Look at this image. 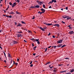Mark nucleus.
I'll return each instance as SVG.
<instances>
[{"label": "nucleus", "instance_id": "nucleus-33", "mask_svg": "<svg viewBox=\"0 0 74 74\" xmlns=\"http://www.w3.org/2000/svg\"><path fill=\"white\" fill-rule=\"evenodd\" d=\"M17 33H22V32H17Z\"/></svg>", "mask_w": 74, "mask_h": 74}, {"label": "nucleus", "instance_id": "nucleus-40", "mask_svg": "<svg viewBox=\"0 0 74 74\" xmlns=\"http://www.w3.org/2000/svg\"><path fill=\"white\" fill-rule=\"evenodd\" d=\"M66 10H68V7H66V8H65Z\"/></svg>", "mask_w": 74, "mask_h": 74}, {"label": "nucleus", "instance_id": "nucleus-8", "mask_svg": "<svg viewBox=\"0 0 74 74\" xmlns=\"http://www.w3.org/2000/svg\"><path fill=\"white\" fill-rule=\"evenodd\" d=\"M73 33H74V32H73V31H70L69 32V34H73Z\"/></svg>", "mask_w": 74, "mask_h": 74}, {"label": "nucleus", "instance_id": "nucleus-52", "mask_svg": "<svg viewBox=\"0 0 74 74\" xmlns=\"http://www.w3.org/2000/svg\"><path fill=\"white\" fill-rule=\"evenodd\" d=\"M51 6H50L49 7V8H51Z\"/></svg>", "mask_w": 74, "mask_h": 74}, {"label": "nucleus", "instance_id": "nucleus-53", "mask_svg": "<svg viewBox=\"0 0 74 74\" xmlns=\"http://www.w3.org/2000/svg\"><path fill=\"white\" fill-rule=\"evenodd\" d=\"M15 64H16V66H17V65H18V63H15Z\"/></svg>", "mask_w": 74, "mask_h": 74}, {"label": "nucleus", "instance_id": "nucleus-64", "mask_svg": "<svg viewBox=\"0 0 74 74\" xmlns=\"http://www.w3.org/2000/svg\"><path fill=\"white\" fill-rule=\"evenodd\" d=\"M49 3H52V1H51H51H50L49 2Z\"/></svg>", "mask_w": 74, "mask_h": 74}, {"label": "nucleus", "instance_id": "nucleus-39", "mask_svg": "<svg viewBox=\"0 0 74 74\" xmlns=\"http://www.w3.org/2000/svg\"><path fill=\"white\" fill-rule=\"evenodd\" d=\"M71 18V17L68 18H67V20H68V19H70Z\"/></svg>", "mask_w": 74, "mask_h": 74}, {"label": "nucleus", "instance_id": "nucleus-25", "mask_svg": "<svg viewBox=\"0 0 74 74\" xmlns=\"http://www.w3.org/2000/svg\"><path fill=\"white\" fill-rule=\"evenodd\" d=\"M66 71H60V73H64V72H66Z\"/></svg>", "mask_w": 74, "mask_h": 74}, {"label": "nucleus", "instance_id": "nucleus-3", "mask_svg": "<svg viewBox=\"0 0 74 74\" xmlns=\"http://www.w3.org/2000/svg\"><path fill=\"white\" fill-rule=\"evenodd\" d=\"M16 2L14 3L12 5V8H13V7H15V6H16Z\"/></svg>", "mask_w": 74, "mask_h": 74}, {"label": "nucleus", "instance_id": "nucleus-57", "mask_svg": "<svg viewBox=\"0 0 74 74\" xmlns=\"http://www.w3.org/2000/svg\"><path fill=\"white\" fill-rule=\"evenodd\" d=\"M32 62H33V61H31L30 63V64H32Z\"/></svg>", "mask_w": 74, "mask_h": 74}, {"label": "nucleus", "instance_id": "nucleus-21", "mask_svg": "<svg viewBox=\"0 0 74 74\" xmlns=\"http://www.w3.org/2000/svg\"><path fill=\"white\" fill-rule=\"evenodd\" d=\"M21 26V24L19 23L18 25H17V26Z\"/></svg>", "mask_w": 74, "mask_h": 74}, {"label": "nucleus", "instance_id": "nucleus-26", "mask_svg": "<svg viewBox=\"0 0 74 74\" xmlns=\"http://www.w3.org/2000/svg\"><path fill=\"white\" fill-rule=\"evenodd\" d=\"M30 8H34V6H31L30 7Z\"/></svg>", "mask_w": 74, "mask_h": 74}, {"label": "nucleus", "instance_id": "nucleus-9", "mask_svg": "<svg viewBox=\"0 0 74 74\" xmlns=\"http://www.w3.org/2000/svg\"><path fill=\"white\" fill-rule=\"evenodd\" d=\"M30 39L31 40H32V41H33V42H35V41H36V40H35V39H34V38H32V39Z\"/></svg>", "mask_w": 74, "mask_h": 74}, {"label": "nucleus", "instance_id": "nucleus-44", "mask_svg": "<svg viewBox=\"0 0 74 74\" xmlns=\"http://www.w3.org/2000/svg\"><path fill=\"white\" fill-rule=\"evenodd\" d=\"M33 55L34 56H35V55H36V54L35 53H34L33 54Z\"/></svg>", "mask_w": 74, "mask_h": 74}, {"label": "nucleus", "instance_id": "nucleus-30", "mask_svg": "<svg viewBox=\"0 0 74 74\" xmlns=\"http://www.w3.org/2000/svg\"><path fill=\"white\" fill-rule=\"evenodd\" d=\"M73 71H74V69H73V70L71 71L70 72H73Z\"/></svg>", "mask_w": 74, "mask_h": 74}, {"label": "nucleus", "instance_id": "nucleus-38", "mask_svg": "<svg viewBox=\"0 0 74 74\" xmlns=\"http://www.w3.org/2000/svg\"><path fill=\"white\" fill-rule=\"evenodd\" d=\"M33 64H31L30 65V67H33Z\"/></svg>", "mask_w": 74, "mask_h": 74}, {"label": "nucleus", "instance_id": "nucleus-14", "mask_svg": "<svg viewBox=\"0 0 74 74\" xmlns=\"http://www.w3.org/2000/svg\"><path fill=\"white\" fill-rule=\"evenodd\" d=\"M53 2L56 3V0H52L51 3H53Z\"/></svg>", "mask_w": 74, "mask_h": 74}, {"label": "nucleus", "instance_id": "nucleus-23", "mask_svg": "<svg viewBox=\"0 0 74 74\" xmlns=\"http://www.w3.org/2000/svg\"><path fill=\"white\" fill-rule=\"evenodd\" d=\"M36 48H37V46H36L33 48L34 51H35V50L36 49Z\"/></svg>", "mask_w": 74, "mask_h": 74}, {"label": "nucleus", "instance_id": "nucleus-15", "mask_svg": "<svg viewBox=\"0 0 74 74\" xmlns=\"http://www.w3.org/2000/svg\"><path fill=\"white\" fill-rule=\"evenodd\" d=\"M35 41L38 42L39 41V39H35Z\"/></svg>", "mask_w": 74, "mask_h": 74}, {"label": "nucleus", "instance_id": "nucleus-37", "mask_svg": "<svg viewBox=\"0 0 74 74\" xmlns=\"http://www.w3.org/2000/svg\"><path fill=\"white\" fill-rule=\"evenodd\" d=\"M44 29L45 30L46 29H47V27H45L44 28Z\"/></svg>", "mask_w": 74, "mask_h": 74}, {"label": "nucleus", "instance_id": "nucleus-4", "mask_svg": "<svg viewBox=\"0 0 74 74\" xmlns=\"http://www.w3.org/2000/svg\"><path fill=\"white\" fill-rule=\"evenodd\" d=\"M63 18L65 19V18H69V16H67L66 15L63 16H62Z\"/></svg>", "mask_w": 74, "mask_h": 74}, {"label": "nucleus", "instance_id": "nucleus-56", "mask_svg": "<svg viewBox=\"0 0 74 74\" xmlns=\"http://www.w3.org/2000/svg\"><path fill=\"white\" fill-rule=\"evenodd\" d=\"M62 23H64V24H65V22L62 21Z\"/></svg>", "mask_w": 74, "mask_h": 74}, {"label": "nucleus", "instance_id": "nucleus-58", "mask_svg": "<svg viewBox=\"0 0 74 74\" xmlns=\"http://www.w3.org/2000/svg\"><path fill=\"white\" fill-rule=\"evenodd\" d=\"M34 19V16L32 18V19Z\"/></svg>", "mask_w": 74, "mask_h": 74}, {"label": "nucleus", "instance_id": "nucleus-1", "mask_svg": "<svg viewBox=\"0 0 74 74\" xmlns=\"http://www.w3.org/2000/svg\"><path fill=\"white\" fill-rule=\"evenodd\" d=\"M36 2L38 4H40V5H41V4H43V3H44V2L43 1H39V0H38L36 1Z\"/></svg>", "mask_w": 74, "mask_h": 74}, {"label": "nucleus", "instance_id": "nucleus-36", "mask_svg": "<svg viewBox=\"0 0 74 74\" xmlns=\"http://www.w3.org/2000/svg\"><path fill=\"white\" fill-rule=\"evenodd\" d=\"M9 18H12V16H9Z\"/></svg>", "mask_w": 74, "mask_h": 74}, {"label": "nucleus", "instance_id": "nucleus-45", "mask_svg": "<svg viewBox=\"0 0 74 74\" xmlns=\"http://www.w3.org/2000/svg\"><path fill=\"white\" fill-rule=\"evenodd\" d=\"M53 66H52L51 67H50V69H52V68H53Z\"/></svg>", "mask_w": 74, "mask_h": 74}, {"label": "nucleus", "instance_id": "nucleus-28", "mask_svg": "<svg viewBox=\"0 0 74 74\" xmlns=\"http://www.w3.org/2000/svg\"><path fill=\"white\" fill-rule=\"evenodd\" d=\"M43 7L44 8H45V5L44 4L43 5Z\"/></svg>", "mask_w": 74, "mask_h": 74}, {"label": "nucleus", "instance_id": "nucleus-20", "mask_svg": "<svg viewBox=\"0 0 74 74\" xmlns=\"http://www.w3.org/2000/svg\"><path fill=\"white\" fill-rule=\"evenodd\" d=\"M64 47H66V45H63L62 46L61 48H64Z\"/></svg>", "mask_w": 74, "mask_h": 74}, {"label": "nucleus", "instance_id": "nucleus-50", "mask_svg": "<svg viewBox=\"0 0 74 74\" xmlns=\"http://www.w3.org/2000/svg\"><path fill=\"white\" fill-rule=\"evenodd\" d=\"M52 37L53 38H55V36L54 35H53Z\"/></svg>", "mask_w": 74, "mask_h": 74}, {"label": "nucleus", "instance_id": "nucleus-7", "mask_svg": "<svg viewBox=\"0 0 74 74\" xmlns=\"http://www.w3.org/2000/svg\"><path fill=\"white\" fill-rule=\"evenodd\" d=\"M18 37H22V35L20 34H18L17 36Z\"/></svg>", "mask_w": 74, "mask_h": 74}, {"label": "nucleus", "instance_id": "nucleus-46", "mask_svg": "<svg viewBox=\"0 0 74 74\" xmlns=\"http://www.w3.org/2000/svg\"><path fill=\"white\" fill-rule=\"evenodd\" d=\"M53 72H56V71L55 70H53Z\"/></svg>", "mask_w": 74, "mask_h": 74}, {"label": "nucleus", "instance_id": "nucleus-2", "mask_svg": "<svg viewBox=\"0 0 74 74\" xmlns=\"http://www.w3.org/2000/svg\"><path fill=\"white\" fill-rule=\"evenodd\" d=\"M62 41H63V40H58L57 41V42L58 44H60V43H62Z\"/></svg>", "mask_w": 74, "mask_h": 74}, {"label": "nucleus", "instance_id": "nucleus-61", "mask_svg": "<svg viewBox=\"0 0 74 74\" xmlns=\"http://www.w3.org/2000/svg\"><path fill=\"white\" fill-rule=\"evenodd\" d=\"M61 10H62V11H63V8H62L61 9Z\"/></svg>", "mask_w": 74, "mask_h": 74}, {"label": "nucleus", "instance_id": "nucleus-24", "mask_svg": "<svg viewBox=\"0 0 74 74\" xmlns=\"http://www.w3.org/2000/svg\"><path fill=\"white\" fill-rule=\"evenodd\" d=\"M21 23L23 24H26V23H25V22H24L23 21H21Z\"/></svg>", "mask_w": 74, "mask_h": 74}, {"label": "nucleus", "instance_id": "nucleus-18", "mask_svg": "<svg viewBox=\"0 0 74 74\" xmlns=\"http://www.w3.org/2000/svg\"><path fill=\"white\" fill-rule=\"evenodd\" d=\"M35 7H36V8H39V7H40V6L38 5H36L35 6Z\"/></svg>", "mask_w": 74, "mask_h": 74}, {"label": "nucleus", "instance_id": "nucleus-32", "mask_svg": "<svg viewBox=\"0 0 74 74\" xmlns=\"http://www.w3.org/2000/svg\"><path fill=\"white\" fill-rule=\"evenodd\" d=\"M9 4H10V5H12V3L11 2H10Z\"/></svg>", "mask_w": 74, "mask_h": 74}, {"label": "nucleus", "instance_id": "nucleus-43", "mask_svg": "<svg viewBox=\"0 0 74 74\" xmlns=\"http://www.w3.org/2000/svg\"><path fill=\"white\" fill-rule=\"evenodd\" d=\"M47 49H48V48H46L45 49V52H46V51H47Z\"/></svg>", "mask_w": 74, "mask_h": 74}, {"label": "nucleus", "instance_id": "nucleus-51", "mask_svg": "<svg viewBox=\"0 0 74 74\" xmlns=\"http://www.w3.org/2000/svg\"><path fill=\"white\" fill-rule=\"evenodd\" d=\"M50 34H51V33H49V34L48 35V36H50Z\"/></svg>", "mask_w": 74, "mask_h": 74}, {"label": "nucleus", "instance_id": "nucleus-12", "mask_svg": "<svg viewBox=\"0 0 74 74\" xmlns=\"http://www.w3.org/2000/svg\"><path fill=\"white\" fill-rule=\"evenodd\" d=\"M62 45H61V44H60L58 45L57 46V47H61V46Z\"/></svg>", "mask_w": 74, "mask_h": 74}, {"label": "nucleus", "instance_id": "nucleus-63", "mask_svg": "<svg viewBox=\"0 0 74 74\" xmlns=\"http://www.w3.org/2000/svg\"><path fill=\"white\" fill-rule=\"evenodd\" d=\"M15 25H17V23L16 22H15Z\"/></svg>", "mask_w": 74, "mask_h": 74}, {"label": "nucleus", "instance_id": "nucleus-29", "mask_svg": "<svg viewBox=\"0 0 74 74\" xmlns=\"http://www.w3.org/2000/svg\"><path fill=\"white\" fill-rule=\"evenodd\" d=\"M19 1H20V0H17V2L18 3H19Z\"/></svg>", "mask_w": 74, "mask_h": 74}, {"label": "nucleus", "instance_id": "nucleus-13", "mask_svg": "<svg viewBox=\"0 0 74 74\" xmlns=\"http://www.w3.org/2000/svg\"><path fill=\"white\" fill-rule=\"evenodd\" d=\"M40 28L42 30V31H43V32H44V31H45V30H44V29L43 28H42V27H40Z\"/></svg>", "mask_w": 74, "mask_h": 74}, {"label": "nucleus", "instance_id": "nucleus-42", "mask_svg": "<svg viewBox=\"0 0 74 74\" xmlns=\"http://www.w3.org/2000/svg\"><path fill=\"white\" fill-rule=\"evenodd\" d=\"M69 59V58H65V59Z\"/></svg>", "mask_w": 74, "mask_h": 74}, {"label": "nucleus", "instance_id": "nucleus-47", "mask_svg": "<svg viewBox=\"0 0 74 74\" xmlns=\"http://www.w3.org/2000/svg\"><path fill=\"white\" fill-rule=\"evenodd\" d=\"M42 13H43L42 12H40V15H41V14H42Z\"/></svg>", "mask_w": 74, "mask_h": 74}, {"label": "nucleus", "instance_id": "nucleus-16", "mask_svg": "<svg viewBox=\"0 0 74 74\" xmlns=\"http://www.w3.org/2000/svg\"><path fill=\"white\" fill-rule=\"evenodd\" d=\"M14 43H13V42H12L11 43H10V45L11 46H12L13 45H14Z\"/></svg>", "mask_w": 74, "mask_h": 74}, {"label": "nucleus", "instance_id": "nucleus-48", "mask_svg": "<svg viewBox=\"0 0 74 74\" xmlns=\"http://www.w3.org/2000/svg\"><path fill=\"white\" fill-rule=\"evenodd\" d=\"M5 16H6V17H7V18H9V16H8V15H6Z\"/></svg>", "mask_w": 74, "mask_h": 74}, {"label": "nucleus", "instance_id": "nucleus-60", "mask_svg": "<svg viewBox=\"0 0 74 74\" xmlns=\"http://www.w3.org/2000/svg\"><path fill=\"white\" fill-rule=\"evenodd\" d=\"M51 47V46H50L49 47H48V48H50Z\"/></svg>", "mask_w": 74, "mask_h": 74}, {"label": "nucleus", "instance_id": "nucleus-54", "mask_svg": "<svg viewBox=\"0 0 74 74\" xmlns=\"http://www.w3.org/2000/svg\"><path fill=\"white\" fill-rule=\"evenodd\" d=\"M12 60H11V63H12Z\"/></svg>", "mask_w": 74, "mask_h": 74}, {"label": "nucleus", "instance_id": "nucleus-34", "mask_svg": "<svg viewBox=\"0 0 74 74\" xmlns=\"http://www.w3.org/2000/svg\"><path fill=\"white\" fill-rule=\"evenodd\" d=\"M54 49H55L56 48V47H57V46H54Z\"/></svg>", "mask_w": 74, "mask_h": 74}, {"label": "nucleus", "instance_id": "nucleus-19", "mask_svg": "<svg viewBox=\"0 0 74 74\" xmlns=\"http://www.w3.org/2000/svg\"><path fill=\"white\" fill-rule=\"evenodd\" d=\"M8 57H9V58H11V55H10V53H8Z\"/></svg>", "mask_w": 74, "mask_h": 74}, {"label": "nucleus", "instance_id": "nucleus-59", "mask_svg": "<svg viewBox=\"0 0 74 74\" xmlns=\"http://www.w3.org/2000/svg\"><path fill=\"white\" fill-rule=\"evenodd\" d=\"M31 31H30L28 30V33H31Z\"/></svg>", "mask_w": 74, "mask_h": 74}, {"label": "nucleus", "instance_id": "nucleus-31", "mask_svg": "<svg viewBox=\"0 0 74 74\" xmlns=\"http://www.w3.org/2000/svg\"><path fill=\"white\" fill-rule=\"evenodd\" d=\"M49 63H50V62H48L46 64L47 65V64H49Z\"/></svg>", "mask_w": 74, "mask_h": 74}, {"label": "nucleus", "instance_id": "nucleus-17", "mask_svg": "<svg viewBox=\"0 0 74 74\" xmlns=\"http://www.w3.org/2000/svg\"><path fill=\"white\" fill-rule=\"evenodd\" d=\"M71 26V25H69L68 26V27H69V29H72V27L70 26Z\"/></svg>", "mask_w": 74, "mask_h": 74}, {"label": "nucleus", "instance_id": "nucleus-55", "mask_svg": "<svg viewBox=\"0 0 74 74\" xmlns=\"http://www.w3.org/2000/svg\"><path fill=\"white\" fill-rule=\"evenodd\" d=\"M24 42H27V41H26L25 40H24Z\"/></svg>", "mask_w": 74, "mask_h": 74}, {"label": "nucleus", "instance_id": "nucleus-11", "mask_svg": "<svg viewBox=\"0 0 74 74\" xmlns=\"http://www.w3.org/2000/svg\"><path fill=\"white\" fill-rule=\"evenodd\" d=\"M13 44H17V43H18V42H17V41H13Z\"/></svg>", "mask_w": 74, "mask_h": 74}, {"label": "nucleus", "instance_id": "nucleus-35", "mask_svg": "<svg viewBox=\"0 0 74 74\" xmlns=\"http://www.w3.org/2000/svg\"><path fill=\"white\" fill-rule=\"evenodd\" d=\"M17 62H19V58L17 59Z\"/></svg>", "mask_w": 74, "mask_h": 74}, {"label": "nucleus", "instance_id": "nucleus-22", "mask_svg": "<svg viewBox=\"0 0 74 74\" xmlns=\"http://www.w3.org/2000/svg\"><path fill=\"white\" fill-rule=\"evenodd\" d=\"M10 14H14V12H11L10 13Z\"/></svg>", "mask_w": 74, "mask_h": 74}, {"label": "nucleus", "instance_id": "nucleus-27", "mask_svg": "<svg viewBox=\"0 0 74 74\" xmlns=\"http://www.w3.org/2000/svg\"><path fill=\"white\" fill-rule=\"evenodd\" d=\"M16 14H19V13L18 12V11H16Z\"/></svg>", "mask_w": 74, "mask_h": 74}, {"label": "nucleus", "instance_id": "nucleus-5", "mask_svg": "<svg viewBox=\"0 0 74 74\" xmlns=\"http://www.w3.org/2000/svg\"><path fill=\"white\" fill-rule=\"evenodd\" d=\"M54 26H57V27H59L60 26V25L58 24H56L54 25Z\"/></svg>", "mask_w": 74, "mask_h": 74}, {"label": "nucleus", "instance_id": "nucleus-10", "mask_svg": "<svg viewBox=\"0 0 74 74\" xmlns=\"http://www.w3.org/2000/svg\"><path fill=\"white\" fill-rule=\"evenodd\" d=\"M41 11H42V12L43 13H44L45 12V10L43 9V8L41 9Z\"/></svg>", "mask_w": 74, "mask_h": 74}, {"label": "nucleus", "instance_id": "nucleus-49", "mask_svg": "<svg viewBox=\"0 0 74 74\" xmlns=\"http://www.w3.org/2000/svg\"><path fill=\"white\" fill-rule=\"evenodd\" d=\"M32 47H34V44H32Z\"/></svg>", "mask_w": 74, "mask_h": 74}, {"label": "nucleus", "instance_id": "nucleus-62", "mask_svg": "<svg viewBox=\"0 0 74 74\" xmlns=\"http://www.w3.org/2000/svg\"><path fill=\"white\" fill-rule=\"evenodd\" d=\"M8 10V8L6 9V10Z\"/></svg>", "mask_w": 74, "mask_h": 74}, {"label": "nucleus", "instance_id": "nucleus-41", "mask_svg": "<svg viewBox=\"0 0 74 74\" xmlns=\"http://www.w3.org/2000/svg\"><path fill=\"white\" fill-rule=\"evenodd\" d=\"M37 43L38 44H40V42H39V41H38Z\"/></svg>", "mask_w": 74, "mask_h": 74}, {"label": "nucleus", "instance_id": "nucleus-6", "mask_svg": "<svg viewBox=\"0 0 74 74\" xmlns=\"http://www.w3.org/2000/svg\"><path fill=\"white\" fill-rule=\"evenodd\" d=\"M44 24H45V25H47V26H50V25H52V24H47L46 23H45Z\"/></svg>", "mask_w": 74, "mask_h": 74}]
</instances>
